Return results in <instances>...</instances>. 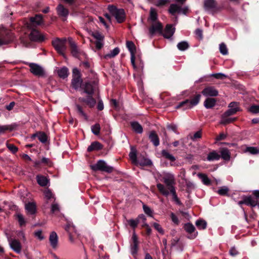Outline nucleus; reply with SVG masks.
Masks as SVG:
<instances>
[{"mask_svg":"<svg viewBox=\"0 0 259 259\" xmlns=\"http://www.w3.org/2000/svg\"><path fill=\"white\" fill-rule=\"evenodd\" d=\"M9 244L11 248L16 253L19 254L21 252L22 245L20 242L15 239H12L9 240Z\"/></svg>","mask_w":259,"mask_h":259,"instance_id":"obj_19","label":"nucleus"},{"mask_svg":"<svg viewBox=\"0 0 259 259\" xmlns=\"http://www.w3.org/2000/svg\"><path fill=\"white\" fill-rule=\"evenodd\" d=\"M92 36L97 40L96 41H102L104 38V36L99 32L93 33Z\"/></svg>","mask_w":259,"mask_h":259,"instance_id":"obj_59","label":"nucleus"},{"mask_svg":"<svg viewBox=\"0 0 259 259\" xmlns=\"http://www.w3.org/2000/svg\"><path fill=\"white\" fill-rule=\"evenodd\" d=\"M131 126L133 130L137 134H142L143 132L142 126L138 121H132Z\"/></svg>","mask_w":259,"mask_h":259,"instance_id":"obj_29","label":"nucleus"},{"mask_svg":"<svg viewBox=\"0 0 259 259\" xmlns=\"http://www.w3.org/2000/svg\"><path fill=\"white\" fill-rule=\"evenodd\" d=\"M170 218L172 220V221L175 223L176 225H179L180 221L179 220L177 216L173 212H171L170 214Z\"/></svg>","mask_w":259,"mask_h":259,"instance_id":"obj_62","label":"nucleus"},{"mask_svg":"<svg viewBox=\"0 0 259 259\" xmlns=\"http://www.w3.org/2000/svg\"><path fill=\"white\" fill-rule=\"evenodd\" d=\"M156 187L159 192L162 195L167 197L169 195V193H171L173 200L178 198L177 194L176 188L168 191L165 188L164 186L161 183L157 184Z\"/></svg>","mask_w":259,"mask_h":259,"instance_id":"obj_11","label":"nucleus"},{"mask_svg":"<svg viewBox=\"0 0 259 259\" xmlns=\"http://www.w3.org/2000/svg\"><path fill=\"white\" fill-rule=\"evenodd\" d=\"M34 235L37 237L40 240H42L44 239V237L42 235V231L41 230H37L35 232Z\"/></svg>","mask_w":259,"mask_h":259,"instance_id":"obj_64","label":"nucleus"},{"mask_svg":"<svg viewBox=\"0 0 259 259\" xmlns=\"http://www.w3.org/2000/svg\"><path fill=\"white\" fill-rule=\"evenodd\" d=\"M66 44V39L65 38L61 39L57 38L55 40H53L52 42V44L55 48V50L59 54L63 56L64 57H65V54L64 52L67 49Z\"/></svg>","mask_w":259,"mask_h":259,"instance_id":"obj_5","label":"nucleus"},{"mask_svg":"<svg viewBox=\"0 0 259 259\" xmlns=\"http://www.w3.org/2000/svg\"><path fill=\"white\" fill-rule=\"evenodd\" d=\"M95 88L94 81L84 82L82 84L81 89L83 90L84 93L87 94V96L85 97H79L78 100L81 104L75 105L78 114L83 117L87 121L88 120V116L84 109L87 107L90 109L94 108L97 103L96 100L93 97Z\"/></svg>","mask_w":259,"mask_h":259,"instance_id":"obj_1","label":"nucleus"},{"mask_svg":"<svg viewBox=\"0 0 259 259\" xmlns=\"http://www.w3.org/2000/svg\"><path fill=\"white\" fill-rule=\"evenodd\" d=\"M17 125L15 123L7 125H0V134L4 133L6 131H13L16 129Z\"/></svg>","mask_w":259,"mask_h":259,"instance_id":"obj_33","label":"nucleus"},{"mask_svg":"<svg viewBox=\"0 0 259 259\" xmlns=\"http://www.w3.org/2000/svg\"><path fill=\"white\" fill-rule=\"evenodd\" d=\"M229 189L227 186H223L220 187L218 190V193L221 196L228 195Z\"/></svg>","mask_w":259,"mask_h":259,"instance_id":"obj_45","label":"nucleus"},{"mask_svg":"<svg viewBox=\"0 0 259 259\" xmlns=\"http://www.w3.org/2000/svg\"><path fill=\"white\" fill-rule=\"evenodd\" d=\"M132 243L131 244V253L133 255H135L137 254L139 249V243L138 238L136 234L135 231H134L132 237Z\"/></svg>","mask_w":259,"mask_h":259,"instance_id":"obj_17","label":"nucleus"},{"mask_svg":"<svg viewBox=\"0 0 259 259\" xmlns=\"http://www.w3.org/2000/svg\"><path fill=\"white\" fill-rule=\"evenodd\" d=\"M13 38V35L10 30L4 27L0 28V46L10 43Z\"/></svg>","mask_w":259,"mask_h":259,"instance_id":"obj_7","label":"nucleus"},{"mask_svg":"<svg viewBox=\"0 0 259 259\" xmlns=\"http://www.w3.org/2000/svg\"><path fill=\"white\" fill-rule=\"evenodd\" d=\"M41 163H43L46 165L51 166L52 165V162L49 158L46 157H43L40 160Z\"/></svg>","mask_w":259,"mask_h":259,"instance_id":"obj_61","label":"nucleus"},{"mask_svg":"<svg viewBox=\"0 0 259 259\" xmlns=\"http://www.w3.org/2000/svg\"><path fill=\"white\" fill-rule=\"evenodd\" d=\"M91 130L94 135L96 136L99 135L101 130V126L100 124L96 123L94 125H92L91 126Z\"/></svg>","mask_w":259,"mask_h":259,"instance_id":"obj_47","label":"nucleus"},{"mask_svg":"<svg viewBox=\"0 0 259 259\" xmlns=\"http://www.w3.org/2000/svg\"><path fill=\"white\" fill-rule=\"evenodd\" d=\"M181 7L177 4H171L168 9V12L172 15H175L177 13H181Z\"/></svg>","mask_w":259,"mask_h":259,"instance_id":"obj_34","label":"nucleus"},{"mask_svg":"<svg viewBox=\"0 0 259 259\" xmlns=\"http://www.w3.org/2000/svg\"><path fill=\"white\" fill-rule=\"evenodd\" d=\"M201 97V95L200 94H196L192 99H187L179 103L176 109H182L183 110L190 109L199 104Z\"/></svg>","mask_w":259,"mask_h":259,"instance_id":"obj_2","label":"nucleus"},{"mask_svg":"<svg viewBox=\"0 0 259 259\" xmlns=\"http://www.w3.org/2000/svg\"><path fill=\"white\" fill-rule=\"evenodd\" d=\"M153 227L154 228L155 230H156L160 234H164V231L163 229L162 228L161 226L157 223H154L153 224Z\"/></svg>","mask_w":259,"mask_h":259,"instance_id":"obj_57","label":"nucleus"},{"mask_svg":"<svg viewBox=\"0 0 259 259\" xmlns=\"http://www.w3.org/2000/svg\"><path fill=\"white\" fill-rule=\"evenodd\" d=\"M136 164L143 166H150L152 165V162L149 159L145 158L144 157H139L138 160Z\"/></svg>","mask_w":259,"mask_h":259,"instance_id":"obj_25","label":"nucleus"},{"mask_svg":"<svg viewBox=\"0 0 259 259\" xmlns=\"http://www.w3.org/2000/svg\"><path fill=\"white\" fill-rule=\"evenodd\" d=\"M38 139L41 143L45 144L47 142L48 137L45 132L39 131Z\"/></svg>","mask_w":259,"mask_h":259,"instance_id":"obj_41","label":"nucleus"},{"mask_svg":"<svg viewBox=\"0 0 259 259\" xmlns=\"http://www.w3.org/2000/svg\"><path fill=\"white\" fill-rule=\"evenodd\" d=\"M220 51L223 55H226L228 54V49L226 45L222 42L220 45Z\"/></svg>","mask_w":259,"mask_h":259,"instance_id":"obj_53","label":"nucleus"},{"mask_svg":"<svg viewBox=\"0 0 259 259\" xmlns=\"http://www.w3.org/2000/svg\"><path fill=\"white\" fill-rule=\"evenodd\" d=\"M129 156L131 159L132 160L133 162L134 163H136L138 160V158H137V153L136 151H131L130 153Z\"/></svg>","mask_w":259,"mask_h":259,"instance_id":"obj_58","label":"nucleus"},{"mask_svg":"<svg viewBox=\"0 0 259 259\" xmlns=\"http://www.w3.org/2000/svg\"><path fill=\"white\" fill-rule=\"evenodd\" d=\"M217 3L214 0H205L204 2V8L205 10L214 9L217 8Z\"/></svg>","mask_w":259,"mask_h":259,"instance_id":"obj_24","label":"nucleus"},{"mask_svg":"<svg viewBox=\"0 0 259 259\" xmlns=\"http://www.w3.org/2000/svg\"><path fill=\"white\" fill-rule=\"evenodd\" d=\"M28 65L30 67V72L33 75L38 77L45 76V71L40 66L34 63H28Z\"/></svg>","mask_w":259,"mask_h":259,"instance_id":"obj_13","label":"nucleus"},{"mask_svg":"<svg viewBox=\"0 0 259 259\" xmlns=\"http://www.w3.org/2000/svg\"><path fill=\"white\" fill-rule=\"evenodd\" d=\"M25 209L31 214H34L36 212V206L34 202H28L26 204Z\"/></svg>","mask_w":259,"mask_h":259,"instance_id":"obj_30","label":"nucleus"},{"mask_svg":"<svg viewBox=\"0 0 259 259\" xmlns=\"http://www.w3.org/2000/svg\"><path fill=\"white\" fill-rule=\"evenodd\" d=\"M240 109L239 107H235V108H230L227 110L223 115H225V116H230L233 115L239 111Z\"/></svg>","mask_w":259,"mask_h":259,"instance_id":"obj_43","label":"nucleus"},{"mask_svg":"<svg viewBox=\"0 0 259 259\" xmlns=\"http://www.w3.org/2000/svg\"><path fill=\"white\" fill-rule=\"evenodd\" d=\"M17 218L19 224L20 226H25L26 224V221L23 216V215L21 213H18L17 214Z\"/></svg>","mask_w":259,"mask_h":259,"instance_id":"obj_54","label":"nucleus"},{"mask_svg":"<svg viewBox=\"0 0 259 259\" xmlns=\"http://www.w3.org/2000/svg\"><path fill=\"white\" fill-rule=\"evenodd\" d=\"M221 156L216 151H213L207 155V159L209 161L218 160L220 159Z\"/></svg>","mask_w":259,"mask_h":259,"instance_id":"obj_36","label":"nucleus"},{"mask_svg":"<svg viewBox=\"0 0 259 259\" xmlns=\"http://www.w3.org/2000/svg\"><path fill=\"white\" fill-rule=\"evenodd\" d=\"M201 93L205 97H217L219 95L218 91L213 86L206 87Z\"/></svg>","mask_w":259,"mask_h":259,"instance_id":"obj_18","label":"nucleus"},{"mask_svg":"<svg viewBox=\"0 0 259 259\" xmlns=\"http://www.w3.org/2000/svg\"><path fill=\"white\" fill-rule=\"evenodd\" d=\"M148 138L149 140L152 143L154 146L157 147L159 145V138L155 131L150 132Z\"/></svg>","mask_w":259,"mask_h":259,"instance_id":"obj_20","label":"nucleus"},{"mask_svg":"<svg viewBox=\"0 0 259 259\" xmlns=\"http://www.w3.org/2000/svg\"><path fill=\"white\" fill-rule=\"evenodd\" d=\"M156 32L160 35L163 34V25L159 21L152 24L149 28V34L150 37H152Z\"/></svg>","mask_w":259,"mask_h":259,"instance_id":"obj_12","label":"nucleus"},{"mask_svg":"<svg viewBox=\"0 0 259 259\" xmlns=\"http://www.w3.org/2000/svg\"><path fill=\"white\" fill-rule=\"evenodd\" d=\"M177 47L179 50L184 51L189 48V45L187 41H183L178 44Z\"/></svg>","mask_w":259,"mask_h":259,"instance_id":"obj_44","label":"nucleus"},{"mask_svg":"<svg viewBox=\"0 0 259 259\" xmlns=\"http://www.w3.org/2000/svg\"><path fill=\"white\" fill-rule=\"evenodd\" d=\"M91 169L94 171H101L107 173H111L113 171V167L107 165L103 160H98L95 164L91 165Z\"/></svg>","mask_w":259,"mask_h":259,"instance_id":"obj_9","label":"nucleus"},{"mask_svg":"<svg viewBox=\"0 0 259 259\" xmlns=\"http://www.w3.org/2000/svg\"><path fill=\"white\" fill-rule=\"evenodd\" d=\"M195 225L198 229L200 230L205 229L207 226V223L202 219H198L196 221Z\"/></svg>","mask_w":259,"mask_h":259,"instance_id":"obj_38","label":"nucleus"},{"mask_svg":"<svg viewBox=\"0 0 259 259\" xmlns=\"http://www.w3.org/2000/svg\"><path fill=\"white\" fill-rule=\"evenodd\" d=\"M127 222H128L129 225L134 229L135 230L138 226V224H139V221L137 219L135 220L134 219H130L128 220H127Z\"/></svg>","mask_w":259,"mask_h":259,"instance_id":"obj_49","label":"nucleus"},{"mask_svg":"<svg viewBox=\"0 0 259 259\" xmlns=\"http://www.w3.org/2000/svg\"><path fill=\"white\" fill-rule=\"evenodd\" d=\"M236 119V117L230 118L229 116H225V115H223L221 123L223 124H227L234 122Z\"/></svg>","mask_w":259,"mask_h":259,"instance_id":"obj_39","label":"nucleus"},{"mask_svg":"<svg viewBox=\"0 0 259 259\" xmlns=\"http://www.w3.org/2000/svg\"><path fill=\"white\" fill-rule=\"evenodd\" d=\"M244 204L254 207L257 205V200L253 199L251 196H244Z\"/></svg>","mask_w":259,"mask_h":259,"instance_id":"obj_26","label":"nucleus"},{"mask_svg":"<svg viewBox=\"0 0 259 259\" xmlns=\"http://www.w3.org/2000/svg\"><path fill=\"white\" fill-rule=\"evenodd\" d=\"M169 2V0H158L156 6L158 7H161L168 4Z\"/></svg>","mask_w":259,"mask_h":259,"instance_id":"obj_60","label":"nucleus"},{"mask_svg":"<svg viewBox=\"0 0 259 259\" xmlns=\"http://www.w3.org/2000/svg\"><path fill=\"white\" fill-rule=\"evenodd\" d=\"M239 252L236 250L235 247H232L229 250V254L232 256H235L238 255Z\"/></svg>","mask_w":259,"mask_h":259,"instance_id":"obj_63","label":"nucleus"},{"mask_svg":"<svg viewBox=\"0 0 259 259\" xmlns=\"http://www.w3.org/2000/svg\"><path fill=\"white\" fill-rule=\"evenodd\" d=\"M143 208L144 212L149 217H152L153 213V210L151 209L148 205L143 204Z\"/></svg>","mask_w":259,"mask_h":259,"instance_id":"obj_50","label":"nucleus"},{"mask_svg":"<svg viewBox=\"0 0 259 259\" xmlns=\"http://www.w3.org/2000/svg\"><path fill=\"white\" fill-rule=\"evenodd\" d=\"M197 176L201 180L203 184L206 186H209L211 184V181L206 174L203 173H198L197 174Z\"/></svg>","mask_w":259,"mask_h":259,"instance_id":"obj_35","label":"nucleus"},{"mask_svg":"<svg viewBox=\"0 0 259 259\" xmlns=\"http://www.w3.org/2000/svg\"><path fill=\"white\" fill-rule=\"evenodd\" d=\"M150 18L153 22H157L158 19L157 13L156 10L154 8H151L150 11Z\"/></svg>","mask_w":259,"mask_h":259,"instance_id":"obj_42","label":"nucleus"},{"mask_svg":"<svg viewBox=\"0 0 259 259\" xmlns=\"http://www.w3.org/2000/svg\"><path fill=\"white\" fill-rule=\"evenodd\" d=\"M103 148V145L98 141H95L91 143L88 147L87 151L89 152L94 150H100Z\"/></svg>","mask_w":259,"mask_h":259,"instance_id":"obj_27","label":"nucleus"},{"mask_svg":"<svg viewBox=\"0 0 259 259\" xmlns=\"http://www.w3.org/2000/svg\"><path fill=\"white\" fill-rule=\"evenodd\" d=\"M58 74L60 78L64 79L68 76V69L66 67L61 68L60 69L58 70Z\"/></svg>","mask_w":259,"mask_h":259,"instance_id":"obj_37","label":"nucleus"},{"mask_svg":"<svg viewBox=\"0 0 259 259\" xmlns=\"http://www.w3.org/2000/svg\"><path fill=\"white\" fill-rule=\"evenodd\" d=\"M108 10L110 13L115 17L119 23H121L125 20L126 14L123 9H118L114 5H109Z\"/></svg>","mask_w":259,"mask_h":259,"instance_id":"obj_3","label":"nucleus"},{"mask_svg":"<svg viewBox=\"0 0 259 259\" xmlns=\"http://www.w3.org/2000/svg\"><path fill=\"white\" fill-rule=\"evenodd\" d=\"M49 241L51 246L53 248H56L58 245V237L55 232L51 233L49 237Z\"/></svg>","mask_w":259,"mask_h":259,"instance_id":"obj_22","label":"nucleus"},{"mask_svg":"<svg viewBox=\"0 0 259 259\" xmlns=\"http://www.w3.org/2000/svg\"><path fill=\"white\" fill-rule=\"evenodd\" d=\"M161 155L164 158L169 160L171 162H174L176 160V158L165 150H162L161 151Z\"/></svg>","mask_w":259,"mask_h":259,"instance_id":"obj_40","label":"nucleus"},{"mask_svg":"<svg viewBox=\"0 0 259 259\" xmlns=\"http://www.w3.org/2000/svg\"><path fill=\"white\" fill-rule=\"evenodd\" d=\"M183 229L188 233L187 237L188 239H194L197 237L198 232L192 223H187L184 224Z\"/></svg>","mask_w":259,"mask_h":259,"instance_id":"obj_10","label":"nucleus"},{"mask_svg":"<svg viewBox=\"0 0 259 259\" xmlns=\"http://www.w3.org/2000/svg\"><path fill=\"white\" fill-rule=\"evenodd\" d=\"M162 181L165 184L167 188V190L168 191L176 188L175 187V179L174 175L171 174L165 175L162 177Z\"/></svg>","mask_w":259,"mask_h":259,"instance_id":"obj_16","label":"nucleus"},{"mask_svg":"<svg viewBox=\"0 0 259 259\" xmlns=\"http://www.w3.org/2000/svg\"><path fill=\"white\" fill-rule=\"evenodd\" d=\"M175 33V28H172L171 24H167L165 26L164 31H163V34H161L164 38H170Z\"/></svg>","mask_w":259,"mask_h":259,"instance_id":"obj_21","label":"nucleus"},{"mask_svg":"<svg viewBox=\"0 0 259 259\" xmlns=\"http://www.w3.org/2000/svg\"><path fill=\"white\" fill-rule=\"evenodd\" d=\"M119 49L116 47L115 49H114L110 54L106 55L104 57L105 59L114 57L119 53Z\"/></svg>","mask_w":259,"mask_h":259,"instance_id":"obj_46","label":"nucleus"},{"mask_svg":"<svg viewBox=\"0 0 259 259\" xmlns=\"http://www.w3.org/2000/svg\"><path fill=\"white\" fill-rule=\"evenodd\" d=\"M68 40L70 53L73 57L79 59L80 56L85 55L84 52L77 46L72 38H68Z\"/></svg>","mask_w":259,"mask_h":259,"instance_id":"obj_8","label":"nucleus"},{"mask_svg":"<svg viewBox=\"0 0 259 259\" xmlns=\"http://www.w3.org/2000/svg\"><path fill=\"white\" fill-rule=\"evenodd\" d=\"M210 76L218 79H224L227 77L226 75L222 73H213L211 74Z\"/></svg>","mask_w":259,"mask_h":259,"instance_id":"obj_55","label":"nucleus"},{"mask_svg":"<svg viewBox=\"0 0 259 259\" xmlns=\"http://www.w3.org/2000/svg\"><path fill=\"white\" fill-rule=\"evenodd\" d=\"M202 137V132L199 130L196 132L193 136L190 137V138L193 141H196L197 139H200Z\"/></svg>","mask_w":259,"mask_h":259,"instance_id":"obj_56","label":"nucleus"},{"mask_svg":"<svg viewBox=\"0 0 259 259\" xmlns=\"http://www.w3.org/2000/svg\"><path fill=\"white\" fill-rule=\"evenodd\" d=\"M6 146L8 149L13 154L16 153L18 151V148L14 144L6 143Z\"/></svg>","mask_w":259,"mask_h":259,"instance_id":"obj_51","label":"nucleus"},{"mask_svg":"<svg viewBox=\"0 0 259 259\" xmlns=\"http://www.w3.org/2000/svg\"><path fill=\"white\" fill-rule=\"evenodd\" d=\"M220 152L221 153V157L224 160L229 161L230 159V153L227 148H221Z\"/></svg>","mask_w":259,"mask_h":259,"instance_id":"obj_31","label":"nucleus"},{"mask_svg":"<svg viewBox=\"0 0 259 259\" xmlns=\"http://www.w3.org/2000/svg\"><path fill=\"white\" fill-rule=\"evenodd\" d=\"M36 179L38 185L41 187H46L49 183V180L44 176L38 175Z\"/></svg>","mask_w":259,"mask_h":259,"instance_id":"obj_23","label":"nucleus"},{"mask_svg":"<svg viewBox=\"0 0 259 259\" xmlns=\"http://www.w3.org/2000/svg\"><path fill=\"white\" fill-rule=\"evenodd\" d=\"M244 152L254 155L259 153V149L254 147H246Z\"/></svg>","mask_w":259,"mask_h":259,"instance_id":"obj_48","label":"nucleus"},{"mask_svg":"<svg viewBox=\"0 0 259 259\" xmlns=\"http://www.w3.org/2000/svg\"><path fill=\"white\" fill-rule=\"evenodd\" d=\"M248 111L252 114L259 113V105L253 104L249 108Z\"/></svg>","mask_w":259,"mask_h":259,"instance_id":"obj_52","label":"nucleus"},{"mask_svg":"<svg viewBox=\"0 0 259 259\" xmlns=\"http://www.w3.org/2000/svg\"><path fill=\"white\" fill-rule=\"evenodd\" d=\"M30 21L33 25H40L42 22V15L40 14L36 15L34 17H30Z\"/></svg>","mask_w":259,"mask_h":259,"instance_id":"obj_32","label":"nucleus"},{"mask_svg":"<svg viewBox=\"0 0 259 259\" xmlns=\"http://www.w3.org/2000/svg\"><path fill=\"white\" fill-rule=\"evenodd\" d=\"M72 77L73 78L71 80V86L72 88L76 90H77L79 88H81L82 84H83L84 82L81 78V73L77 68L73 69Z\"/></svg>","mask_w":259,"mask_h":259,"instance_id":"obj_6","label":"nucleus"},{"mask_svg":"<svg viewBox=\"0 0 259 259\" xmlns=\"http://www.w3.org/2000/svg\"><path fill=\"white\" fill-rule=\"evenodd\" d=\"M59 17L63 21H66L69 15V11L62 4H59L56 8Z\"/></svg>","mask_w":259,"mask_h":259,"instance_id":"obj_14","label":"nucleus"},{"mask_svg":"<svg viewBox=\"0 0 259 259\" xmlns=\"http://www.w3.org/2000/svg\"><path fill=\"white\" fill-rule=\"evenodd\" d=\"M217 100L213 98H207L204 102V106L206 109H211L216 104Z\"/></svg>","mask_w":259,"mask_h":259,"instance_id":"obj_28","label":"nucleus"},{"mask_svg":"<svg viewBox=\"0 0 259 259\" xmlns=\"http://www.w3.org/2000/svg\"><path fill=\"white\" fill-rule=\"evenodd\" d=\"M126 47L131 53V61L132 66L134 68H136L135 63V54L136 52V48L134 43L132 41L128 40L126 43Z\"/></svg>","mask_w":259,"mask_h":259,"instance_id":"obj_15","label":"nucleus"},{"mask_svg":"<svg viewBox=\"0 0 259 259\" xmlns=\"http://www.w3.org/2000/svg\"><path fill=\"white\" fill-rule=\"evenodd\" d=\"M28 40L22 39L21 41L26 47L30 46V41L42 42L45 40V36L41 34L39 31L35 29L31 30L28 35Z\"/></svg>","mask_w":259,"mask_h":259,"instance_id":"obj_4","label":"nucleus"}]
</instances>
